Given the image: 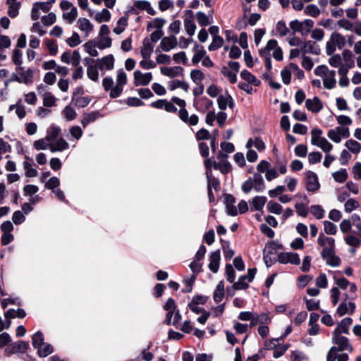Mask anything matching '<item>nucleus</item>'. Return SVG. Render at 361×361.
<instances>
[{
	"label": "nucleus",
	"instance_id": "obj_51",
	"mask_svg": "<svg viewBox=\"0 0 361 361\" xmlns=\"http://www.w3.org/2000/svg\"><path fill=\"white\" fill-rule=\"evenodd\" d=\"M128 25V18L125 16L121 17L117 22V26L114 28V32L116 35L121 34Z\"/></svg>",
	"mask_w": 361,
	"mask_h": 361
},
{
	"label": "nucleus",
	"instance_id": "obj_18",
	"mask_svg": "<svg viewBox=\"0 0 361 361\" xmlns=\"http://www.w3.org/2000/svg\"><path fill=\"white\" fill-rule=\"evenodd\" d=\"M305 106L309 111L317 113L322 109L323 104L317 97H314L313 99H307L305 101Z\"/></svg>",
	"mask_w": 361,
	"mask_h": 361
},
{
	"label": "nucleus",
	"instance_id": "obj_35",
	"mask_svg": "<svg viewBox=\"0 0 361 361\" xmlns=\"http://www.w3.org/2000/svg\"><path fill=\"white\" fill-rule=\"evenodd\" d=\"M302 51L304 53H311L314 54H319V47L312 41H307L304 43Z\"/></svg>",
	"mask_w": 361,
	"mask_h": 361
},
{
	"label": "nucleus",
	"instance_id": "obj_4",
	"mask_svg": "<svg viewBox=\"0 0 361 361\" xmlns=\"http://www.w3.org/2000/svg\"><path fill=\"white\" fill-rule=\"evenodd\" d=\"M273 51L272 56L276 61H281L283 58V51L281 47L278 46L276 39H269L266 47L259 50L260 56H270V51Z\"/></svg>",
	"mask_w": 361,
	"mask_h": 361
},
{
	"label": "nucleus",
	"instance_id": "obj_34",
	"mask_svg": "<svg viewBox=\"0 0 361 361\" xmlns=\"http://www.w3.org/2000/svg\"><path fill=\"white\" fill-rule=\"evenodd\" d=\"M224 296V283L221 281L217 284L214 293L213 299L216 302H220Z\"/></svg>",
	"mask_w": 361,
	"mask_h": 361
},
{
	"label": "nucleus",
	"instance_id": "obj_12",
	"mask_svg": "<svg viewBox=\"0 0 361 361\" xmlns=\"http://www.w3.org/2000/svg\"><path fill=\"white\" fill-rule=\"evenodd\" d=\"M228 156L223 152H220L218 158L220 159L219 163L214 161L213 165L215 169H219L221 173H226L230 171L231 169V164L226 161Z\"/></svg>",
	"mask_w": 361,
	"mask_h": 361
},
{
	"label": "nucleus",
	"instance_id": "obj_11",
	"mask_svg": "<svg viewBox=\"0 0 361 361\" xmlns=\"http://www.w3.org/2000/svg\"><path fill=\"white\" fill-rule=\"evenodd\" d=\"M16 72L20 75V82L25 84H30L32 82L33 76L35 74V69L29 68L27 70L22 66H18L16 68Z\"/></svg>",
	"mask_w": 361,
	"mask_h": 361
},
{
	"label": "nucleus",
	"instance_id": "obj_36",
	"mask_svg": "<svg viewBox=\"0 0 361 361\" xmlns=\"http://www.w3.org/2000/svg\"><path fill=\"white\" fill-rule=\"evenodd\" d=\"M344 145L351 153L358 154L361 151V144L355 140H348Z\"/></svg>",
	"mask_w": 361,
	"mask_h": 361
},
{
	"label": "nucleus",
	"instance_id": "obj_6",
	"mask_svg": "<svg viewBox=\"0 0 361 361\" xmlns=\"http://www.w3.org/2000/svg\"><path fill=\"white\" fill-rule=\"evenodd\" d=\"M29 348V343L24 341H18L7 345L5 349L6 355L16 354L18 353H24Z\"/></svg>",
	"mask_w": 361,
	"mask_h": 361
},
{
	"label": "nucleus",
	"instance_id": "obj_64",
	"mask_svg": "<svg viewBox=\"0 0 361 361\" xmlns=\"http://www.w3.org/2000/svg\"><path fill=\"white\" fill-rule=\"evenodd\" d=\"M324 230L328 235H335L337 232L336 226L329 221H324Z\"/></svg>",
	"mask_w": 361,
	"mask_h": 361
},
{
	"label": "nucleus",
	"instance_id": "obj_56",
	"mask_svg": "<svg viewBox=\"0 0 361 361\" xmlns=\"http://www.w3.org/2000/svg\"><path fill=\"white\" fill-rule=\"evenodd\" d=\"M62 114L68 121L75 119L77 115L75 111L70 105H67L63 109Z\"/></svg>",
	"mask_w": 361,
	"mask_h": 361
},
{
	"label": "nucleus",
	"instance_id": "obj_33",
	"mask_svg": "<svg viewBox=\"0 0 361 361\" xmlns=\"http://www.w3.org/2000/svg\"><path fill=\"white\" fill-rule=\"evenodd\" d=\"M36 350L37 355L39 357H47L54 352L53 346L48 343H44V344L38 347Z\"/></svg>",
	"mask_w": 361,
	"mask_h": 361
},
{
	"label": "nucleus",
	"instance_id": "obj_10",
	"mask_svg": "<svg viewBox=\"0 0 361 361\" xmlns=\"http://www.w3.org/2000/svg\"><path fill=\"white\" fill-rule=\"evenodd\" d=\"M134 84L135 86H146L152 80V75L151 73H142L140 71H135L134 72Z\"/></svg>",
	"mask_w": 361,
	"mask_h": 361
},
{
	"label": "nucleus",
	"instance_id": "obj_52",
	"mask_svg": "<svg viewBox=\"0 0 361 361\" xmlns=\"http://www.w3.org/2000/svg\"><path fill=\"white\" fill-rule=\"evenodd\" d=\"M56 98L51 93L46 92L43 97V105L46 107H52L56 105Z\"/></svg>",
	"mask_w": 361,
	"mask_h": 361
},
{
	"label": "nucleus",
	"instance_id": "obj_55",
	"mask_svg": "<svg viewBox=\"0 0 361 361\" xmlns=\"http://www.w3.org/2000/svg\"><path fill=\"white\" fill-rule=\"evenodd\" d=\"M85 51L91 56H98V51L96 49L97 43L95 41H90L85 44L84 45Z\"/></svg>",
	"mask_w": 361,
	"mask_h": 361
},
{
	"label": "nucleus",
	"instance_id": "obj_46",
	"mask_svg": "<svg viewBox=\"0 0 361 361\" xmlns=\"http://www.w3.org/2000/svg\"><path fill=\"white\" fill-rule=\"evenodd\" d=\"M76 92H74L73 96V101H75V106L80 108H84L87 106L91 102V99L89 97H75Z\"/></svg>",
	"mask_w": 361,
	"mask_h": 361
},
{
	"label": "nucleus",
	"instance_id": "obj_9",
	"mask_svg": "<svg viewBox=\"0 0 361 361\" xmlns=\"http://www.w3.org/2000/svg\"><path fill=\"white\" fill-rule=\"evenodd\" d=\"M278 261L281 264H292L298 265L300 263L299 255L295 252H282L278 255Z\"/></svg>",
	"mask_w": 361,
	"mask_h": 361
},
{
	"label": "nucleus",
	"instance_id": "obj_53",
	"mask_svg": "<svg viewBox=\"0 0 361 361\" xmlns=\"http://www.w3.org/2000/svg\"><path fill=\"white\" fill-rule=\"evenodd\" d=\"M310 211L317 219H321L324 216L325 211L320 205H312Z\"/></svg>",
	"mask_w": 361,
	"mask_h": 361
},
{
	"label": "nucleus",
	"instance_id": "obj_25",
	"mask_svg": "<svg viewBox=\"0 0 361 361\" xmlns=\"http://www.w3.org/2000/svg\"><path fill=\"white\" fill-rule=\"evenodd\" d=\"M355 309V305L354 302H341L337 309V313L339 316H343L345 314H352Z\"/></svg>",
	"mask_w": 361,
	"mask_h": 361
},
{
	"label": "nucleus",
	"instance_id": "obj_16",
	"mask_svg": "<svg viewBox=\"0 0 361 361\" xmlns=\"http://www.w3.org/2000/svg\"><path fill=\"white\" fill-rule=\"evenodd\" d=\"M98 68L102 71L104 69L106 70H111L114 66V57L112 54L107 55L101 59L97 60Z\"/></svg>",
	"mask_w": 361,
	"mask_h": 361
},
{
	"label": "nucleus",
	"instance_id": "obj_47",
	"mask_svg": "<svg viewBox=\"0 0 361 361\" xmlns=\"http://www.w3.org/2000/svg\"><path fill=\"white\" fill-rule=\"evenodd\" d=\"M342 57L345 62V66H348V68H353L355 66V62L353 60V54L349 49H344L342 52Z\"/></svg>",
	"mask_w": 361,
	"mask_h": 361
},
{
	"label": "nucleus",
	"instance_id": "obj_7",
	"mask_svg": "<svg viewBox=\"0 0 361 361\" xmlns=\"http://www.w3.org/2000/svg\"><path fill=\"white\" fill-rule=\"evenodd\" d=\"M306 189L310 192H315L319 190L320 185L317 175L311 171L305 173Z\"/></svg>",
	"mask_w": 361,
	"mask_h": 361
},
{
	"label": "nucleus",
	"instance_id": "obj_32",
	"mask_svg": "<svg viewBox=\"0 0 361 361\" xmlns=\"http://www.w3.org/2000/svg\"><path fill=\"white\" fill-rule=\"evenodd\" d=\"M154 47L149 42L148 39H145L143 41V46L141 48L140 54L144 59H149L153 52Z\"/></svg>",
	"mask_w": 361,
	"mask_h": 361
},
{
	"label": "nucleus",
	"instance_id": "obj_62",
	"mask_svg": "<svg viewBox=\"0 0 361 361\" xmlns=\"http://www.w3.org/2000/svg\"><path fill=\"white\" fill-rule=\"evenodd\" d=\"M224 43V39L221 37H213L212 42L209 46V51H214L221 47Z\"/></svg>",
	"mask_w": 361,
	"mask_h": 361
},
{
	"label": "nucleus",
	"instance_id": "obj_27",
	"mask_svg": "<svg viewBox=\"0 0 361 361\" xmlns=\"http://www.w3.org/2000/svg\"><path fill=\"white\" fill-rule=\"evenodd\" d=\"M267 197L264 196H256L251 202V211H262L266 204Z\"/></svg>",
	"mask_w": 361,
	"mask_h": 361
},
{
	"label": "nucleus",
	"instance_id": "obj_61",
	"mask_svg": "<svg viewBox=\"0 0 361 361\" xmlns=\"http://www.w3.org/2000/svg\"><path fill=\"white\" fill-rule=\"evenodd\" d=\"M292 72L290 65L283 68L281 72V76L284 84L288 85L291 80Z\"/></svg>",
	"mask_w": 361,
	"mask_h": 361
},
{
	"label": "nucleus",
	"instance_id": "obj_58",
	"mask_svg": "<svg viewBox=\"0 0 361 361\" xmlns=\"http://www.w3.org/2000/svg\"><path fill=\"white\" fill-rule=\"evenodd\" d=\"M78 16V10L75 7H72L70 11L64 13L63 14V18L68 21V23L71 24Z\"/></svg>",
	"mask_w": 361,
	"mask_h": 361
},
{
	"label": "nucleus",
	"instance_id": "obj_60",
	"mask_svg": "<svg viewBox=\"0 0 361 361\" xmlns=\"http://www.w3.org/2000/svg\"><path fill=\"white\" fill-rule=\"evenodd\" d=\"M221 72L225 77H226L228 79L231 83L234 84L235 82H236V74L235 73H233L232 71H231L229 68L224 66Z\"/></svg>",
	"mask_w": 361,
	"mask_h": 361
},
{
	"label": "nucleus",
	"instance_id": "obj_20",
	"mask_svg": "<svg viewBox=\"0 0 361 361\" xmlns=\"http://www.w3.org/2000/svg\"><path fill=\"white\" fill-rule=\"evenodd\" d=\"M352 322L353 319L350 317L343 319L341 322L338 324L334 334L341 335V334H348V328Z\"/></svg>",
	"mask_w": 361,
	"mask_h": 361
},
{
	"label": "nucleus",
	"instance_id": "obj_2",
	"mask_svg": "<svg viewBox=\"0 0 361 361\" xmlns=\"http://www.w3.org/2000/svg\"><path fill=\"white\" fill-rule=\"evenodd\" d=\"M314 73L322 78L324 87L326 89L331 90L336 87V72L330 70L325 65H320L314 70Z\"/></svg>",
	"mask_w": 361,
	"mask_h": 361
},
{
	"label": "nucleus",
	"instance_id": "obj_63",
	"mask_svg": "<svg viewBox=\"0 0 361 361\" xmlns=\"http://www.w3.org/2000/svg\"><path fill=\"white\" fill-rule=\"evenodd\" d=\"M305 13L308 16L316 18L319 15L320 11L316 5L310 4L305 7Z\"/></svg>",
	"mask_w": 361,
	"mask_h": 361
},
{
	"label": "nucleus",
	"instance_id": "obj_8",
	"mask_svg": "<svg viewBox=\"0 0 361 361\" xmlns=\"http://www.w3.org/2000/svg\"><path fill=\"white\" fill-rule=\"evenodd\" d=\"M51 9L50 3L46 2H35L32 5L31 11V18L33 20H37L39 18L40 13H47Z\"/></svg>",
	"mask_w": 361,
	"mask_h": 361
},
{
	"label": "nucleus",
	"instance_id": "obj_23",
	"mask_svg": "<svg viewBox=\"0 0 361 361\" xmlns=\"http://www.w3.org/2000/svg\"><path fill=\"white\" fill-rule=\"evenodd\" d=\"M77 24L80 30L85 33V37H88L93 30V25L87 18H79L77 21Z\"/></svg>",
	"mask_w": 361,
	"mask_h": 361
},
{
	"label": "nucleus",
	"instance_id": "obj_59",
	"mask_svg": "<svg viewBox=\"0 0 361 361\" xmlns=\"http://www.w3.org/2000/svg\"><path fill=\"white\" fill-rule=\"evenodd\" d=\"M184 27L187 33L190 36H192L195 34L196 30V25L191 18H186L184 20Z\"/></svg>",
	"mask_w": 361,
	"mask_h": 361
},
{
	"label": "nucleus",
	"instance_id": "obj_5",
	"mask_svg": "<svg viewBox=\"0 0 361 361\" xmlns=\"http://www.w3.org/2000/svg\"><path fill=\"white\" fill-rule=\"evenodd\" d=\"M317 243L323 247L321 255L326 256L330 255L331 252L334 251L335 240L334 238L320 234Z\"/></svg>",
	"mask_w": 361,
	"mask_h": 361
},
{
	"label": "nucleus",
	"instance_id": "obj_38",
	"mask_svg": "<svg viewBox=\"0 0 361 361\" xmlns=\"http://www.w3.org/2000/svg\"><path fill=\"white\" fill-rule=\"evenodd\" d=\"M323 259L326 260L328 265L336 267L340 264L341 260L338 257L335 256L334 251L331 252L330 255L324 256L322 255Z\"/></svg>",
	"mask_w": 361,
	"mask_h": 361
},
{
	"label": "nucleus",
	"instance_id": "obj_15",
	"mask_svg": "<svg viewBox=\"0 0 361 361\" xmlns=\"http://www.w3.org/2000/svg\"><path fill=\"white\" fill-rule=\"evenodd\" d=\"M333 342L335 344L338 345V351L353 350V348L350 345L348 339L345 336H342L341 335L334 334Z\"/></svg>",
	"mask_w": 361,
	"mask_h": 361
},
{
	"label": "nucleus",
	"instance_id": "obj_40",
	"mask_svg": "<svg viewBox=\"0 0 361 361\" xmlns=\"http://www.w3.org/2000/svg\"><path fill=\"white\" fill-rule=\"evenodd\" d=\"M195 53L192 59V62L194 64H197L201 60H202V59L204 58V56L206 54V51L203 49V47L200 45H196L195 47Z\"/></svg>",
	"mask_w": 361,
	"mask_h": 361
},
{
	"label": "nucleus",
	"instance_id": "obj_13",
	"mask_svg": "<svg viewBox=\"0 0 361 361\" xmlns=\"http://www.w3.org/2000/svg\"><path fill=\"white\" fill-rule=\"evenodd\" d=\"M178 45L177 38L174 35L164 37L160 42V48L163 51L167 52L176 47Z\"/></svg>",
	"mask_w": 361,
	"mask_h": 361
},
{
	"label": "nucleus",
	"instance_id": "obj_3",
	"mask_svg": "<svg viewBox=\"0 0 361 361\" xmlns=\"http://www.w3.org/2000/svg\"><path fill=\"white\" fill-rule=\"evenodd\" d=\"M171 100L176 105L180 107L178 111V116L180 119L189 126H196L198 123L199 118L197 115L192 114L189 116L188 111L185 109L186 103L185 100L176 97H173Z\"/></svg>",
	"mask_w": 361,
	"mask_h": 361
},
{
	"label": "nucleus",
	"instance_id": "obj_30",
	"mask_svg": "<svg viewBox=\"0 0 361 361\" xmlns=\"http://www.w3.org/2000/svg\"><path fill=\"white\" fill-rule=\"evenodd\" d=\"M278 247L279 245L273 241L267 243L263 250V258L273 257L277 252Z\"/></svg>",
	"mask_w": 361,
	"mask_h": 361
},
{
	"label": "nucleus",
	"instance_id": "obj_44",
	"mask_svg": "<svg viewBox=\"0 0 361 361\" xmlns=\"http://www.w3.org/2000/svg\"><path fill=\"white\" fill-rule=\"evenodd\" d=\"M240 77L243 80H246L248 83L252 84L255 86L258 85L259 83V81L256 78V77L247 70H243L241 71Z\"/></svg>",
	"mask_w": 361,
	"mask_h": 361
},
{
	"label": "nucleus",
	"instance_id": "obj_21",
	"mask_svg": "<svg viewBox=\"0 0 361 361\" xmlns=\"http://www.w3.org/2000/svg\"><path fill=\"white\" fill-rule=\"evenodd\" d=\"M69 144L62 137L51 142L50 151L53 153L68 149Z\"/></svg>",
	"mask_w": 361,
	"mask_h": 361
},
{
	"label": "nucleus",
	"instance_id": "obj_43",
	"mask_svg": "<svg viewBox=\"0 0 361 361\" xmlns=\"http://www.w3.org/2000/svg\"><path fill=\"white\" fill-rule=\"evenodd\" d=\"M51 142L46 137L39 139L34 142L33 147L37 150L50 149Z\"/></svg>",
	"mask_w": 361,
	"mask_h": 361
},
{
	"label": "nucleus",
	"instance_id": "obj_57",
	"mask_svg": "<svg viewBox=\"0 0 361 361\" xmlns=\"http://www.w3.org/2000/svg\"><path fill=\"white\" fill-rule=\"evenodd\" d=\"M267 209L270 213L275 214H281L283 211L282 206L280 204L273 201H269L268 202Z\"/></svg>",
	"mask_w": 361,
	"mask_h": 361
},
{
	"label": "nucleus",
	"instance_id": "obj_29",
	"mask_svg": "<svg viewBox=\"0 0 361 361\" xmlns=\"http://www.w3.org/2000/svg\"><path fill=\"white\" fill-rule=\"evenodd\" d=\"M330 39L338 49H343L345 45V37L337 32H332Z\"/></svg>",
	"mask_w": 361,
	"mask_h": 361
},
{
	"label": "nucleus",
	"instance_id": "obj_50",
	"mask_svg": "<svg viewBox=\"0 0 361 361\" xmlns=\"http://www.w3.org/2000/svg\"><path fill=\"white\" fill-rule=\"evenodd\" d=\"M111 13L106 8L102 9L95 15V20L98 23L108 22L110 20Z\"/></svg>",
	"mask_w": 361,
	"mask_h": 361
},
{
	"label": "nucleus",
	"instance_id": "obj_28",
	"mask_svg": "<svg viewBox=\"0 0 361 361\" xmlns=\"http://www.w3.org/2000/svg\"><path fill=\"white\" fill-rule=\"evenodd\" d=\"M6 4L8 5V15L11 18H16L18 15L20 3L17 0H6Z\"/></svg>",
	"mask_w": 361,
	"mask_h": 361
},
{
	"label": "nucleus",
	"instance_id": "obj_42",
	"mask_svg": "<svg viewBox=\"0 0 361 361\" xmlns=\"http://www.w3.org/2000/svg\"><path fill=\"white\" fill-rule=\"evenodd\" d=\"M348 176V172L345 169H341L332 173L334 180L339 183H344L347 180Z\"/></svg>",
	"mask_w": 361,
	"mask_h": 361
},
{
	"label": "nucleus",
	"instance_id": "obj_22",
	"mask_svg": "<svg viewBox=\"0 0 361 361\" xmlns=\"http://www.w3.org/2000/svg\"><path fill=\"white\" fill-rule=\"evenodd\" d=\"M220 259L221 256L219 250H216L211 253L209 256V269L213 273H216L218 271Z\"/></svg>",
	"mask_w": 361,
	"mask_h": 361
},
{
	"label": "nucleus",
	"instance_id": "obj_17",
	"mask_svg": "<svg viewBox=\"0 0 361 361\" xmlns=\"http://www.w3.org/2000/svg\"><path fill=\"white\" fill-rule=\"evenodd\" d=\"M235 199L230 194L225 195V204L226 208V212L228 215L235 216L238 214L237 208L235 206Z\"/></svg>",
	"mask_w": 361,
	"mask_h": 361
},
{
	"label": "nucleus",
	"instance_id": "obj_1",
	"mask_svg": "<svg viewBox=\"0 0 361 361\" xmlns=\"http://www.w3.org/2000/svg\"><path fill=\"white\" fill-rule=\"evenodd\" d=\"M127 83V75L123 69H119L117 72L116 84L114 87V80L111 77H106L102 80V86L105 91H110L111 98L118 97L123 90V86Z\"/></svg>",
	"mask_w": 361,
	"mask_h": 361
},
{
	"label": "nucleus",
	"instance_id": "obj_31",
	"mask_svg": "<svg viewBox=\"0 0 361 361\" xmlns=\"http://www.w3.org/2000/svg\"><path fill=\"white\" fill-rule=\"evenodd\" d=\"M252 182L254 184V190L256 192H262L264 190V181L262 175L259 173H254Z\"/></svg>",
	"mask_w": 361,
	"mask_h": 361
},
{
	"label": "nucleus",
	"instance_id": "obj_49",
	"mask_svg": "<svg viewBox=\"0 0 361 361\" xmlns=\"http://www.w3.org/2000/svg\"><path fill=\"white\" fill-rule=\"evenodd\" d=\"M44 335L41 331L36 332L32 337V345L35 349L44 344Z\"/></svg>",
	"mask_w": 361,
	"mask_h": 361
},
{
	"label": "nucleus",
	"instance_id": "obj_54",
	"mask_svg": "<svg viewBox=\"0 0 361 361\" xmlns=\"http://www.w3.org/2000/svg\"><path fill=\"white\" fill-rule=\"evenodd\" d=\"M87 77L92 81L97 82L99 80V72L97 67L94 65H90L87 68Z\"/></svg>",
	"mask_w": 361,
	"mask_h": 361
},
{
	"label": "nucleus",
	"instance_id": "obj_14",
	"mask_svg": "<svg viewBox=\"0 0 361 361\" xmlns=\"http://www.w3.org/2000/svg\"><path fill=\"white\" fill-rule=\"evenodd\" d=\"M193 105L197 111L204 113L212 106L213 102L211 99L203 97L200 99H195L194 100Z\"/></svg>",
	"mask_w": 361,
	"mask_h": 361
},
{
	"label": "nucleus",
	"instance_id": "obj_39",
	"mask_svg": "<svg viewBox=\"0 0 361 361\" xmlns=\"http://www.w3.org/2000/svg\"><path fill=\"white\" fill-rule=\"evenodd\" d=\"M97 47L99 49H104L111 46V39L108 36L99 37L97 40Z\"/></svg>",
	"mask_w": 361,
	"mask_h": 361
},
{
	"label": "nucleus",
	"instance_id": "obj_41",
	"mask_svg": "<svg viewBox=\"0 0 361 361\" xmlns=\"http://www.w3.org/2000/svg\"><path fill=\"white\" fill-rule=\"evenodd\" d=\"M323 132L320 128H313L311 130V143L312 145H318V144L321 142V140H323L324 137H322Z\"/></svg>",
	"mask_w": 361,
	"mask_h": 361
},
{
	"label": "nucleus",
	"instance_id": "obj_48",
	"mask_svg": "<svg viewBox=\"0 0 361 361\" xmlns=\"http://www.w3.org/2000/svg\"><path fill=\"white\" fill-rule=\"evenodd\" d=\"M190 78L194 83L200 85V83H202L204 75L200 70L195 69L190 72Z\"/></svg>",
	"mask_w": 361,
	"mask_h": 361
},
{
	"label": "nucleus",
	"instance_id": "obj_19",
	"mask_svg": "<svg viewBox=\"0 0 361 361\" xmlns=\"http://www.w3.org/2000/svg\"><path fill=\"white\" fill-rule=\"evenodd\" d=\"M217 103L219 108L222 111L225 110L227 106L232 109L234 106L233 99L228 94L220 95L217 99Z\"/></svg>",
	"mask_w": 361,
	"mask_h": 361
},
{
	"label": "nucleus",
	"instance_id": "obj_24",
	"mask_svg": "<svg viewBox=\"0 0 361 361\" xmlns=\"http://www.w3.org/2000/svg\"><path fill=\"white\" fill-rule=\"evenodd\" d=\"M183 68L180 66L161 68V74L169 78H175L183 74Z\"/></svg>",
	"mask_w": 361,
	"mask_h": 361
},
{
	"label": "nucleus",
	"instance_id": "obj_26",
	"mask_svg": "<svg viewBox=\"0 0 361 361\" xmlns=\"http://www.w3.org/2000/svg\"><path fill=\"white\" fill-rule=\"evenodd\" d=\"M61 129L60 127L51 124L47 130V133L45 137L50 142L56 140L59 134L61 133Z\"/></svg>",
	"mask_w": 361,
	"mask_h": 361
},
{
	"label": "nucleus",
	"instance_id": "obj_37",
	"mask_svg": "<svg viewBox=\"0 0 361 361\" xmlns=\"http://www.w3.org/2000/svg\"><path fill=\"white\" fill-rule=\"evenodd\" d=\"M6 319H11V318H20L23 319L26 316V313L23 309H18L15 310L14 309L8 310L4 314Z\"/></svg>",
	"mask_w": 361,
	"mask_h": 361
},
{
	"label": "nucleus",
	"instance_id": "obj_45",
	"mask_svg": "<svg viewBox=\"0 0 361 361\" xmlns=\"http://www.w3.org/2000/svg\"><path fill=\"white\" fill-rule=\"evenodd\" d=\"M290 345L288 343H281L275 347L273 352V357L274 358H279L281 357L289 348Z\"/></svg>",
	"mask_w": 361,
	"mask_h": 361
}]
</instances>
